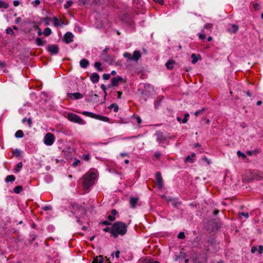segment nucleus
<instances>
[{
  "label": "nucleus",
  "instance_id": "338daca9",
  "mask_svg": "<svg viewBox=\"0 0 263 263\" xmlns=\"http://www.w3.org/2000/svg\"><path fill=\"white\" fill-rule=\"evenodd\" d=\"M117 93H118V98L120 99L121 97L122 92L121 91H117Z\"/></svg>",
  "mask_w": 263,
  "mask_h": 263
},
{
  "label": "nucleus",
  "instance_id": "37998d69",
  "mask_svg": "<svg viewBox=\"0 0 263 263\" xmlns=\"http://www.w3.org/2000/svg\"><path fill=\"white\" fill-rule=\"evenodd\" d=\"M110 74H104L103 75V78L105 80H107L110 79Z\"/></svg>",
  "mask_w": 263,
  "mask_h": 263
},
{
  "label": "nucleus",
  "instance_id": "f03ea898",
  "mask_svg": "<svg viewBox=\"0 0 263 263\" xmlns=\"http://www.w3.org/2000/svg\"><path fill=\"white\" fill-rule=\"evenodd\" d=\"M95 177L96 174L93 172L88 173L84 175L83 185L85 189H88L94 183Z\"/></svg>",
  "mask_w": 263,
  "mask_h": 263
},
{
  "label": "nucleus",
  "instance_id": "58836bf2",
  "mask_svg": "<svg viewBox=\"0 0 263 263\" xmlns=\"http://www.w3.org/2000/svg\"><path fill=\"white\" fill-rule=\"evenodd\" d=\"M185 234L184 232H180L178 235V238L179 239H184L185 238Z\"/></svg>",
  "mask_w": 263,
  "mask_h": 263
},
{
  "label": "nucleus",
  "instance_id": "f257e3e1",
  "mask_svg": "<svg viewBox=\"0 0 263 263\" xmlns=\"http://www.w3.org/2000/svg\"><path fill=\"white\" fill-rule=\"evenodd\" d=\"M127 225L121 221L115 222L112 227L110 231L111 234L117 238L119 235L123 236L127 232Z\"/></svg>",
  "mask_w": 263,
  "mask_h": 263
},
{
  "label": "nucleus",
  "instance_id": "09e8293b",
  "mask_svg": "<svg viewBox=\"0 0 263 263\" xmlns=\"http://www.w3.org/2000/svg\"><path fill=\"white\" fill-rule=\"evenodd\" d=\"M154 156L156 159H159L161 156V154L160 152H157L155 154Z\"/></svg>",
  "mask_w": 263,
  "mask_h": 263
},
{
  "label": "nucleus",
  "instance_id": "20e7f679",
  "mask_svg": "<svg viewBox=\"0 0 263 263\" xmlns=\"http://www.w3.org/2000/svg\"><path fill=\"white\" fill-rule=\"evenodd\" d=\"M82 114L85 116H86L92 118L97 119L98 120H102V121H105V122H108L109 120V118L107 117H104V116H100L99 115H96V114H95L91 112L84 111L82 112Z\"/></svg>",
  "mask_w": 263,
  "mask_h": 263
},
{
  "label": "nucleus",
  "instance_id": "4c0bfd02",
  "mask_svg": "<svg viewBox=\"0 0 263 263\" xmlns=\"http://www.w3.org/2000/svg\"><path fill=\"white\" fill-rule=\"evenodd\" d=\"M40 3H41L40 1H39V0H35V1H32L31 2V4L34 7H36L37 6L40 5Z\"/></svg>",
  "mask_w": 263,
  "mask_h": 263
},
{
  "label": "nucleus",
  "instance_id": "cd10ccee",
  "mask_svg": "<svg viewBox=\"0 0 263 263\" xmlns=\"http://www.w3.org/2000/svg\"><path fill=\"white\" fill-rule=\"evenodd\" d=\"M22 190L23 187L21 185H17L15 186L13 189L14 192L16 194L20 193Z\"/></svg>",
  "mask_w": 263,
  "mask_h": 263
},
{
  "label": "nucleus",
  "instance_id": "6ab92c4d",
  "mask_svg": "<svg viewBox=\"0 0 263 263\" xmlns=\"http://www.w3.org/2000/svg\"><path fill=\"white\" fill-rule=\"evenodd\" d=\"M141 57V54L140 51L136 50L134 52L132 56L133 61H137Z\"/></svg>",
  "mask_w": 263,
  "mask_h": 263
},
{
  "label": "nucleus",
  "instance_id": "72a5a7b5",
  "mask_svg": "<svg viewBox=\"0 0 263 263\" xmlns=\"http://www.w3.org/2000/svg\"><path fill=\"white\" fill-rule=\"evenodd\" d=\"M23 166V164L22 162H19L17 164L16 168L15 170L16 172H18L20 171V168H21Z\"/></svg>",
  "mask_w": 263,
  "mask_h": 263
},
{
  "label": "nucleus",
  "instance_id": "7ed1b4c3",
  "mask_svg": "<svg viewBox=\"0 0 263 263\" xmlns=\"http://www.w3.org/2000/svg\"><path fill=\"white\" fill-rule=\"evenodd\" d=\"M108 49V48H106L102 51V52L100 55V58L103 61L109 64H112L114 61V59L112 57H111L109 54H107V52Z\"/></svg>",
  "mask_w": 263,
  "mask_h": 263
},
{
  "label": "nucleus",
  "instance_id": "69168bd1",
  "mask_svg": "<svg viewBox=\"0 0 263 263\" xmlns=\"http://www.w3.org/2000/svg\"><path fill=\"white\" fill-rule=\"evenodd\" d=\"M6 66V64L5 62L0 61V67H4Z\"/></svg>",
  "mask_w": 263,
  "mask_h": 263
},
{
  "label": "nucleus",
  "instance_id": "c756f323",
  "mask_svg": "<svg viewBox=\"0 0 263 263\" xmlns=\"http://www.w3.org/2000/svg\"><path fill=\"white\" fill-rule=\"evenodd\" d=\"M9 5L8 4L5 3L3 1H0V8H5L6 9L8 8Z\"/></svg>",
  "mask_w": 263,
  "mask_h": 263
},
{
  "label": "nucleus",
  "instance_id": "79ce46f5",
  "mask_svg": "<svg viewBox=\"0 0 263 263\" xmlns=\"http://www.w3.org/2000/svg\"><path fill=\"white\" fill-rule=\"evenodd\" d=\"M83 159L85 161H88L90 159V156L89 154H85L83 156Z\"/></svg>",
  "mask_w": 263,
  "mask_h": 263
},
{
  "label": "nucleus",
  "instance_id": "e2e57ef3",
  "mask_svg": "<svg viewBox=\"0 0 263 263\" xmlns=\"http://www.w3.org/2000/svg\"><path fill=\"white\" fill-rule=\"evenodd\" d=\"M102 223L103 224H104V225H110V224H111V223L109 222H108V221H107V220H105V221H103Z\"/></svg>",
  "mask_w": 263,
  "mask_h": 263
},
{
  "label": "nucleus",
  "instance_id": "603ef678",
  "mask_svg": "<svg viewBox=\"0 0 263 263\" xmlns=\"http://www.w3.org/2000/svg\"><path fill=\"white\" fill-rule=\"evenodd\" d=\"M155 2L161 5H163L164 4L163 0H153Z\"/></svg>",
  "mask_w": 263,
  "mask_h": 263
},
{
  "label": "nucleus",
  "instance_id": "6e6d98bb",
  "mask_svg": "<svg viewBox=\"0 0 263 263\" xmlns=\"http://www.w3.org/2000/svg\"><path fill=\"white\" fill-rule=\"evenodd\" d=\"M27 121V123L28 124L29 127H31V125H32V119H31V118H30L28 119Z\"/></svg>",
  "mask_w": 263,
  "mask_h": 263
},
{
  "label": "nucleus",
  "instance_id": "a18cd8bd",
  "mask_svg": "<svg viewBox=\"0 0 263 263\" xmlns=\"http://www.w3.org/2000/svg\"><path fill=\"white\" fill-rule=\"evenodd\" d=\"M239 215L240 217L241 215L245 217L246 218H248L249 217V214L248 213H239Z\"/></svg>",
  "mask_w": 263,
  "mask_h": 263
},
{
  "label": "nucleus",
  "instance_id": "b1692460",
  "mask_svg": "<svg viewBox=\"0 0 263 263\" xmlns=\"http://www.w3.org/2000/svg\"><path fill=\"white\" fill-rule=\"evenodd\" d=\"M238 26L235 24H232L231 28L229 29V31L233 33H236L238 30Z\"/></svg>",
  "mask_w": 263,
  "mask_h": 263
},
{
  "label": "nucleus",
  "instance_id": "f3484780",
  "mask_svg": "<svg viewBox=\"0 0 263 263\" xmlns=\"http://www.w3.org/2000/svg\"><path fill=\"white\" fill-rule=\"evenodd\" d=\"M99 75L96 72L92 73V74L90 76V80L93 83H97L99 81Z\"/></svg>",
  "mask_w": 263,
  "mask_h": 263
},
{
  "label": "nucleus",
  "instance_id": "13d9d810",
  "mask_svg": "<svg viewBox=\"0 0 263 263\" xmlns=\"http://www.w3.org/2000/svg\"><path fill=\"white\" fill-rule=\"evenodd\" d=\"M101 89L104 91V92L106 93V86L104 84H102L101 85Z\"/></svg>",
  "mask_w": 263,
  "mask_h": 263
},
{
  "label": "nucleus",
  "instance_id": "9d476101",
  "mask_svg": "<svg viewBox=\"0 0 263 263\" xmlns=\"http://www.w3.org/2000/svg\"><path fill=\"white\" fill-rule=\"evenodd\" d=\"M155 177L156 180V185L159 189H162L163 187V183L161 173L159 172H157L156 173Z\"/></svg>",
  "mask_w": 263,
  "mask_h": 263
},
{
  "label": "nucleus",
  "instance_id": "7c9ffc66",
  "mask_svg": "<svg viewBox=\"0 0 263 263\" xmlns=\"http://www.w3.org/2000/svg\"><path fill=\"white\" fill-rule=\"evenodd\" d=\"M43 33L45 36H48L51 34V30L49 28H46L44 30Z\"/></svg>",
  "mask_w": 263,
  "mask_h": 263
},
{
  "label": "nucleus",
  "instance_id": "4d7b16f0",
  "mask_svg": "<svg viewBox=\"0 0 263 263\" xmlns=\"http://www.w3.org/2000/svg\"><path fill=\"white\" fill-rule=\"evenodd\" d=\"M257 249L256 247H253L251 248V251L252 253H255L257 251Z\"/></svg>",
  "mask_w": 263,
  "mask_h": 263
},
{
  "label": "nucleus",
  "instance_id": "8fccbe9b",
  "mask_svg": "<svg viewBox=\"0 0 263 263\" xmlns=\"http://www.w3.org/2000/svg\"><path fill=\"white\" fill-rule=\"evenodd\" d=\"M80 163V161L79 160H76L73 163L72 166L73 167H76L78 166V165Z\"/></svg>",
  "mask_w": 263,
  "mask_h": 263
},
{
  "label": "nucleus",
  "instance_id": "0e129e2a",
  "mask_svg": "<svg viewBox=\"0 0 263 263\" xmlns=\"http://www.w3.org/2000/svg\"><path fill=\"white\" fill-rule=\"evenodd\" d=\"M111 213L112 215H113L114 216L115 215H116L117 211L115 209L112 210L111 211Z\"/></svg>",
  "mask_w": 263,
  "mask_h": 263
},
{
  "label": "nucleus",
  "instance_id": "bb28decb",
  "mask_svg": "<svg viewBox=\"0 0 263 263\" xmlns=\"http://www.w3.org/2000/svg\"><path fill=\"white\" fill-rule=\"evenodd\" d=\"M15 177L14 175H8L5 179V181L6 182H9L10 181H13L15 180Z\"/></svg>",
  "mask_w": 263,
  "mask_h": 263
},
{
  "label": "nucleus",
  "instance_id": "3c124183",
  "mask_svg": "<svg viewBox=\"0 0 263 263\" xmlns=\"http://www.w3.org/2000/svg\"><path fill=\"white\" fill-rule=\"evenodd\" d=\"M42 209L44 210H45V211H47V210H51L52 208L50 205H46V206H44Z\"/></svg>",
  "mask_w": 263,
  "mask_h": 263
},
{
  "label": "nucleus",
  "instance_id": "ea45409f",
  "mask_svg": "<svg viewBox=\"0 0 263 263\" xmlns=\"http://www.w3.org/2000/svg\"><path fill=\"white\" fill-rule=\"evenodd\" d=\"M6 33L8 34H14V32L12 30V28H8L7 29H6Z\"/></svg>",
  "mask_w": 263,
  "mask_h": 263
},
{
  "label": "nucleus",
  "instance_id": "c03bdc74",
  "mask_svg": "<svg viewBox=\"0 0 263 263\" xmlns=\"http://www.w3.org/2000/svg\"><path fill=\"white\" fill-rule=\"evenodd\" d=\"M72 1H68L67 2V4L66 5H65V6H64L65 8H68L72 5Z\"/></svg>",
  "mask_w": 263,
  "mask_h": 263
},
{
  "label": "nucleus",
  "instance_id": "1a4fd4ad",
  "mask_svg": "<svg viewBox=\"0 0 263 263\" xmlns=\"http://www.w3.org/2000/svg\"><path fill=\"white\" fill-rule=\"evenodd\" d=\"M54 141V135L50 133H47L44 137V143L47 145H51Z\"/></svg>",
  "mask_w": 263,
  "mask_h": 263
},
{
  "label": "nucleus",
  "instance_id": "49530a36",
  "mask_svg": "<svg viewBox=\"0 0 263 263\" xmlns=\"http://www.w3.org/2000/svg\"><path fill=\"white\" fill-rule=\"evenodd\" d=\"M257 250L259 254H261L263 251V246L261 245H260L259 246L258 249Z\"/></svg>",
  "mask_w": 263,
  "mask_h": 263
},
{
  "label": "nucleus",
  "instance_id": "864d4df0",
  "mask_svg": "<svg viewBox=\"0 0 263 263\" xmlns=\"http://www.w3.org/2000/svg\"><path fill=\"white\" fill-rule=\"evenodd\" d=\"M199 37L201 40H204V39H205V35L204 34L199 33Z\"/></svg>",
  "mask_w": 263,
  "mask_h": 263
},
{
  "label": "nucleus",
  "instance_id": "aec40b11",
  "mask_svg": "<svg viewBox=\"0 0 263 263\" xmlns=\"http://www.w3.org/2000/svg\"><path fill=\"white\" fill-rule=\"evenodd\" d=\"M139 200L138 198L131 197L130 199V204L132 208H135Z\"/></svg>",
  "mask_w": 263,
  "mask_h": 263
},
{
  "label": "nucleus",
  "instance_id": "bf43d9fd",
  "mask_svg": "<svg viewBox=\"0 0 263 263\" xmlns=\"http://www.w3.org/2000/svg\"><path fill=\"white\" fill-rule=\"evenodd\" d=\"M20 5V2L18 1H14L13 2V5L15 7H17Z\"/></svg>",
  "mask_w": 263,
  "mask_h": 263
},
{
  "label": "nucleus",
  "instance_id": "e433bc0d",
  "mask_svg": "<svg viewBox=\"0 0 263 263\" xmlns=\"http://www.w3.org/2000/svg\"><path fill=\"white\" fill-rule=\"evenodd\" d=\"M205 110V108H202L201 110H198L197 111H196L195 112V116H199V115L202 114V112Z\"/></svg>",
  "mask_w": 263,
  "mask_h": 263
},
{
  "label": "nucleus",
  "instance_id": "4be33fe9",
  "mask_svg": "<svg viewBox=\"0 0 263 263\" xmlns=\"http://www.w3.org/2000/svg\"><path fill=\"white\" fill-rule=\"evenodd\" d=\"M89 64V61L85 59H83L80 62V65L81 67L83 68H86L88 66Z\"/></svg>",
  "mask_w": 263,
  "mask_h": 263
},
{
  "label": "nucleus",
  "instance_id": "9b49d317",
  "mask_svg": "<svg viewBox=\"0 0 263 263\" xmlns=\"http://www.w3.org/2000/svg\"><path fill=\"white\" fill-rule=\"evenodd\" d=\"M47 49L51 54H57L59 51V47L57 45H49Z\"/></svg>",
  "mask_w": 263,
  "mask_h": 263
},
{
  "label": "nucleus",
  "instance_id": "5fc2aeb1",
  "mask_svg": "<svg viewBox=\"0 0 263 263\" xmlns=\"http://www.w3.org/2000/svg\"><path fill=\"white\" fill-rule=\"evenodd\" d=\"M185 161H190L191 162H193V159L191 158V156H187L186 158H185Z\"/></svg>",
  "mask_w": 263,
  "mask_h": 263
},
{
  "label": "nucleus",
  "instance_id": "a211bd4d",
  "mask_svg": "<svg viewBox=\"0 0 263 263\" xmlns=\"http://www.w3.org/2000/svg\"><path fill=\"white\" fill-rule=\"evenodd\" d=\"M53 22V25L54 26H62L64 24V22L62 20L58 19L56 17H54L52 18Z\"/></svg>",
  "mask_w": 263,
  "mask_h": 263
},
{
  "label": "nucleus",
  "instance_id": "2f4dec72",
  "mask_svg": "<svg viewBox=\"0 0 263 263\" xmlns=\"http://www.w3.org/2000/svg\"><path fill=\"white\" fill-rule=\"evenodd\" d=\"M109 108L111 109V108H114V111L115 112H117L119 110V107L116 104H115V103H113V104H111L108 107Z\"/></svg>",
  "mask_w": 263,
  "mask_h": 263
},
{
  "label": "nucleus",
  "instance_id": "a878e982",
  "mask_svg": "<svg viewBox=\"0 0 263 263\" xmlns=\"http://www.w3.org/2000/svg\"><path fill=\"white\" fill-rule=\"evenodd\" d=\"M35 43L38 46H43L45 44V42L42 41V40L39 37L36 39Z\"/></svg>",
  "mask_w": 263,
  "mask_h": 263
},
{
  "label": "nucleus",
  "instance_id": "423d86ee",
  "mask_svg": "<svg viewBox=\"0 0 263 263\" xmlns=\"http://www.w3.org/2000/svg\"><path fill=\"white\" fill-rule=\"evenodd\" d=\"M71 212L74 214H78L79 212L82 214L86 213V210L85 208L81 205L77 203L71 204Z\"/></svg>",
  "mask_w": 263,
  "mask_h": 263
},
{
  "label": "nucleus",
  "instance_id": "412c9836",
  "mask_svg": "<svg viewBox=\"0 0 263 263\" xmlns=\"http://www.w3.org/2000/svg\"><path fill=\"white\" fill-rule=\"evenodd\" d=\"M175 64V62L173 60H170L165 64L166 68L170 70H172L174 68V65Z\"/></svg>",
  "mask_w": 263,
  "mask_h": 263
},
{
  "label": "nucleus",
  "instance_id": "c85d7f7f",
  "mask_svg": "<svg viewBox=\"0 0 263 263\" xmlns=\"http://www.w3.org/2000/svg\"><path fill=\"white\" fill-rule=\"evenodd\" d=\"M101 64L100 62H96L95 63L94 66L97 68L98 71H102V68L101 67Z\"/></svg>",
  "mask_w": 263,
  "mask_h": 263
},
{
  "label": "nucleus",
  "instance_id": "473e14b6",
  "mask_svg": "<svg viewBox=\"0 0 263 263\" xmlns=\"http://www.w3.org/2000/svg\"><path fill=\"white\" fill-rule=\"evenodd\" d=\"M123 56L124 58L128 59V60H133L132 56L128 52H125L124 53Z\"/></svg>",
  "mask_w": 263,
  "mask_h": 263
},
{
  "label": "nucleus",
  "instance_id": "a19ab883",
  "mask_svg": "<svg viewBox=\"0 0 263 263\" xmlns=\"http://www.w3.org/2000/svg\"><path fill=\"white\" fill-rule=\"evenodd\" d=\"M167 202H171L172 203L173 205L174 206H177V204L176 203V202L174 199L170 198V199H167Z\"/></svg>",
  "mask_w": 263,
  "mask_h": 263
},
{
  "label": "nucleus",
  "instance_id": "c9c22d12",
  "mask_svg": "<svg viewBox=\"0 0 263 263\" xmlns=\"http://www.w3.org/2000/svg\"><path fill=\"white\" fill-rule=\"evenodd\" d=\"M13 154L16 157H19L21 156V152L18 149H15L13 152Z\"/></svg>",
  "mask_w": 263,
  "mask_h": 263
},
{
  "label": "nucleus",
  "instance_id": "0eeeda50",
  "mask_svg": "<svg viewBox=\"0 0 263 263\" xmlns=\"http://www.w3.org/2000/svg\"><path fill=\"white\" fill-rule=\"evenodd\" d=\"M207 243V245H204V247L203 249V252L206 255L207 253L210 251V247H214L217 243L216 242V240L214 238H211L208 240Z\"/></svg>",
  "mask_w": 263,
  "mask_h": 263
},
{
  "label": "nucleus",
  "instance_id": "ddd939ff",
  "mask_svg": "<svg viewBox=\"0 0 263 263\" xmlns=\"http://www.w3.org/2000/svg\"><path fill=\"white\" fill-rule=\"evenodd\" d=\"M123 81V79L120 76L114 77L111 79V84L109 86V87L117 86L118 85V83Z\"/></svg>",
  "mask_w": 263,
  "mask_h": 263
},
{
  "label": "nucleus",
  "instance_id": "6e6552de",
  "mask_svg": "<svg viewBox=\"0 0 263 263\" xmlns=\"http://www.w3.org/2000/svg\"><path fill=\"white\" fill-rule=\"evenodd\" d=\"M200 254L197 253H194L191 256V259L193 261L194 263H206L207 260V257L206 255L201 259L200 257Z\"/></svg>",
  "mask_w": 263,
  "mask_h": 263
},
{
  "label": "nucleus",
  "instance_id": "680f3d73",
  "mask_svg": "<svg viewBox=\"0 0 263 263\" xmlns=\"http://www.w3.org/2000/svg\"><path fill=\"white\" fill-rule=\"evenodd\" d=\"M120 254V252L119 251H117L115 252V256H116V257L118 258L119 257Z\"/></svg>",
  "mask_w": 263,
  "mask_h": 263
},
{
  "label": "nucleus",
  "instance_id": "f8f14e48",
  "mask_svg": "<svg viewBox=\"0 0 263 263\" xmlns=\"http://www.w3.org/2000/svg\"><path fill=\"white\" fill-rule=\"evenodd\" d=\"M73 34L70 32H68L64 35L63 40L66 43L69 44L73 41Z\"/></svg>",
  "mask_w": 263,
  "mask_h": 263
},
{
  "label": "nucleus",
  "instance_id": "de8ad7c7",
  "mask_svg": "<svg viewBox=\"0 0 263 263\" xmlns=\"http://www.w3.org/2000/svg\"><path fill=\"white\" fill-rule=\"evenodd\" d=\"M107 218L110 221H113L115 220V217L113 215H108Z\"/></svg>",
  "mask_w": 263,
  "mask_h": 263
},
{
  "label": "nucleus",
  "instance_id": "f704fd0d",
  "mask_svg": "<svg viewBox=\"0 0 263 263\" xmlns=\"http://www.w3.org/2000/svg\"><path fill=\"white\" fill-rule=\"evenodd\" d=\"M237 154L238 155V156L239 157H242L243 159H245L247 156L246 155L243 153H242L241 151H238L237 152Z\"/></svg>",
  "mask_w": 263,
  "mask_h": 263
},
{
  "label": "nucleus",
  "instance_id": "4468645a",
  "mask_svg": "<svg viewBox=\"0 0 263 263\" xmlns=\"http://www.w3.org/2000/svg\"><path fill=\"white\" fill-rule=\"evenodd\" d=\"M67 96L72 99H80L83 97V95L80 92L68 93Z\"/></svg>",
  "mask_w": 263,
  "mask_h": 263
},
{
  "label": "nucleus",
  "instance_id": "2eb2a0df",
  "mask_svg": "<svg viewBox=\"0 0 263 263\" xmlns=\"http://www.w3.org/2000/svg\"><path fill=\"white\" fill-rule=\"evenodd\" d=\"M104 262V258L103 256L100 255L99 256H97L95 258H94L92 263H103ZM105 263H111L110 260L108 259H106V262Z\"/></svg>",
  "mask_w": 263,
  "mask_h": 263
},
{
  "label": "nucleus",
  "instance_id": "052dcab7",
  "mask_svg": "<svg viewBox=\"0 0 263 263\" xmlns=\"http://www.w3.org/2000/svg\"><path fill=\"white\" fill-rule=\"evenodd\" d=\"M137 122L138 124H140L142 122V120L140 117H137L136 118Z\"/></svg>",
  "mask_w": 263,
  "mask_h": 263
},
{
  "label": "nucleus",
  "instance_id": "39448f33",
  "mask_svg": "<svg viewBox=\"0 0 263 263\" xmlns=\"http://www.w3.org/2000/svg\"><path fill=\"white\" fill-rule=\"evenodd\" d=\"M67 118L69 120L80 124H84L85 123L82 118L73 113L69 114L67 116Z\"/></svg>",
  "mask_w": 263,
  "mask_h": 263
},
{
  "label": "nucleus",
  "instance_id": "5701e85b",
  "mask_svg": "<svg viewBox=\"0 0 263 263\" xmlns=\"http://www.w3.org/2000/svg\"><path fill=\"white\" fill-rule=\"evenodd\" d=\"M191 58H192V63L193 64H195L198 60L201 59L200 54L196 55L195 53H193L191 55Z\"/></svg>",
  "mask_w": 263,
  "mask_h": 263
},
{
  "label": "nucleus",
  "instance_id": "393cba45",
  "mask_svg": "<svg viewBox=\"0 0 263 263\" xmlns=\"http://www.w3.org/2000/svg\"><path fill=\"white\" fill-rule=\"evenodd\" d=\"M15 136L17 138H22L24 137V133L22 130H18L15 133Z\"/></svg>",
  "mask_w": 263,
  "mask_h": 263
},
{
  "label": "nucleus",
  "instance_id": "774afa93",
  "mask_svg": "<svg viewBox=\"0 0 263 263\" xmlns=\"http://www.w3.org/2000/svg\"><path fill=\"white\" fill-rule=\"evenodd\" d=\"M21 21V18L20 17H17V18L15 20V23H16V24H18V23L20 22V21Z\"/></svg>",
  "mask_w": 263,
  "mask_h": 263
},
{
  "label": "nucleus",
  "instance_id": "dca6fc26",
  "mask_svg": "<svg viewBox=\"0 0 263 263\" xmlns=\"http://www.w3.org/2000/svg\"><path fill=\"white\" fill-rule=\"evenodd\" d=\"M157 140L160 142H163L166 140V137L164 136L163 134L161 132H157L156 133Z\"/></svg>",
  "mask_w": 263,
  "mask_h": 263
}]
</instances>
